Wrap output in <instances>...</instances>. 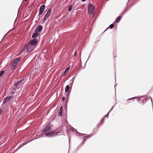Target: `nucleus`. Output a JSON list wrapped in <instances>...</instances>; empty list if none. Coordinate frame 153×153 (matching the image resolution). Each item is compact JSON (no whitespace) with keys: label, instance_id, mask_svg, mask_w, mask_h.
<instances>
[{"label":"nucleus","instance_id":"23","mask_svg":"<svg viewBox=\"0 0 153 153\" xmlns=\"http://www.w3.org/2000/svg\"><path fill=\"white\" fill-rule=\"evenodd\" d=\"M145 100V98L142 99L141 98H139L137 100L139 101H141V102H143Z\"/></svg>","mask_w":153,"mask_h":153},{"label":"nucleus","instance_id":"1","mask_svg":"<svg viewBox=\"0 0 153 153\" xmlns=\"http://www.w3.org/2000/svg\"><path fill=\"white\" fill-rule=\"evenodd\" d=\"M35 47L27 43L24 46L22 49L20 51V54L25 51V52L29 54L33 51Z\"/></svg>","mask_w":153,"mask_h":153},{"label":"nucleus","instance_id":"4","mask_svg":"<svg viewBox=\"0 0 153 153\" xmlns=\"http://www.w3.org/2000/svg\"><path fill=\"white\" fill-rule=\"evenodd\" d=\"M94 8V6L91 3L89 4L88 5V13L89 14H91L92 13Z\"/></svg>","mask_w":153,"mask_h":153},{"label":"nucleus","instance_id":"29","mask_svg":"<svg viewBox=\"0 0 153 153\" xmlns=\"http://www.w3.org/2000/svg\"><path fill=\"white\" fill-rule=\"evenodd\" d=\"M25 80V79L24 78H23L21 80H20V82H23Z\"/></svg>","mask_w":153,"mask_h":153},{"label":"nucleus","instance_id":"35","mask_svg":"<svg viewBox=\"0 0 153 153\" xmlns=\"http://www.w3.org/2000/svg\"><path fill=\"white\" fill-rule=\"evenodd\" d=\"M90 55H91V53H90L89 55V57H88V58L86 62L88 60V59H89V58L90 56Z\"/></svg>","mask_w":153,"mask_h":153},{"label":"nucleus","instance_id":"32","mask_svg":"<svg viewBox=\"0 0 153 153\" xmlns=\"http://www.w3.org/2000/svg\"><path fill=\"white\" fill-rule=\"evenodd\" d=\"M115 105H114L113 107H112V108H111V109L108 112H109V113H110L112 110L113 109Z\"/></svg>","mask_w":153,"mask_h":153},{"label":"nucleus","instance_id":"22","mask_svg":"<svg viewBox=\"0 0 153 153\" xmlns=\"http://www.w3.org/2000/svg\"><path fill=\"white\" fill-rule=\"evenodd\" d=\"M72 8V5L71 4L69 5V6L68 7V11L70 12Z\"/></svg>","mask_w":153,"mask_h":153},{"label":"nucleus","instance_id":"24","mask_svg":"<svg viewBox=\"0 0 153 153\" xmlns=\"http://www.w3.org/2000/svg\"><path fill=\"white\" fill-rule=\"evenodd\" d=\"M76 75H75L74 76L73 78H72V79L70 81L72 82H74L76 77Z\"/></svg>","mask_w":153,"mask_h":153},{"label":"nucleus","instance_id":"20","mask_svg":"<svg viewBox=\"0 0 153 153\" xmlns=\"http://www.w3.org/2000/svg\"><path fill=\"white\" fill-rule=\"evenodd\" d=\"M70 87L68 85H67L66 86L65 89V93H67L69 89H70Z\"/></svg>","mask_w":153,"mask_h":153},{"label":"nucleus","instance_id":"48","mask_svg":"<svg viewBox=\"0 0 153 153\" xmlns=\"http://www.w3.org/2000/svg\"><path fill=\"white\" fill-rule=\"evenodd\" d=\"M116 77H115V80H116Z\"/></svg>","mask_w":153,"mask_h":153},{"label":"nucleus","instance_id":"41","mask_svg":"<svg viewBox=\"0 0 153 153\" xmlns=\"http://www.w3.org/2000/svg\"><path fill=\"white\" fill-rule=\"evenodd\" d=\"M103 120H104V119H103V118H102L101 120V121H103Z\"/></svg>","mask_w":153,"mask_h":153},{"label":"nucleus","instance_id":"42","mask_svg":"<svg viewBox=\"0 0 153 153\" xmlns=\"http://www.w3.org/2000/svg\"><path fill=\"white\" fill-rule=\"evenodd\" d=\"M117 84H115V86H114V87L115 88V86H117Z\"/></svg>","mask_w":153,"mask_h":153},{"label":"nucleus","instance_id":"11","mask_svg":"<svg viewBox=\"0 0 153 153\" xmlns=\"http://www.w3.org/2000/svg\"><path fill=\"white\" fill-rule=\"evenodd\" d=\"M11 97L12 96H10V97H6L5 98L3 101V104H5L7 101H9Z\"/></svg>","mask_w":153,"mask_h":153},{"label":"nucleus","instance_id":"43","mask_svg":"<svg viewBox=\"0 0 153 153\" xmlns=\"http://www.w3.org/2000/svg\"><path fill=\"white\" fill-rule=\"evenodd\" d=\"M15 89H16V88H15ZM13 91H16V89H13Z\"/></svg>","mask_w":153,"mask_h":153},{"label":"nucleus","instance_id":"2","mask_svg":"<svg viewBox=\"0 0 153 153\" xmlns=\"http://www.w3.org/2000/svg\"><path fill=\"white\" fill-rule=\"evenodd\" d=\"M60 132L59 130H56L49 131L46 133H45V134L46 137H51L57 136Z\"/></svg>","mask_w":153,"mask_h":153},{"label":"nucleus","instance_id":"30","mask_svg":"<svg viewBox=\"0 0 153 153\" xmlns=\"http://www.w3.org/2000/svg\"><path fill=\"white\" fill-rule=\"evenodd\" d=\"M73 83L74 82H71V83H69V85H70V86L71 87V88H72V85H73Z\"/></svg>","mask_w":153,"mask_h":153},{"label":"nucleus","instance_id":"9","mask_svg":"<svg viewBox=\"0 0 153 153\" xmlns=\"http://www.w3.org/2000/svg\"><path fill=\"white\" fill-rule=\"evenodd\" d=\"M70 68V66H69L65 69V71L64 72L62 73L61 76L64 77L65 76L66 74V72L69 70Z\"/></svg>","mask_w":153,"mask_h":153},{"label":"nucleus","instance_id":"15","mask_svg":"<svg viewBox=\"0 0 153 153\" xmlns=\"http://www.w3.org/2000/svg\"><path fill=\"white\" fill-rule=\"evenodd\" d=\"M69 95H70V92H69L67 93L66 94H65V96L66 97V101H65V106L66 107H67V103L68 102V97L69 96Z\"/></svg>","mask_w":153,"mask_h":153},{"label":"nucleus","instance_id":"39","mask_svg":"<svg viewBox=\"0 0 153 153\" xmlns=\"http://www.w3.org/2000/svg\"><path fill=\"white\" fill-rule=\"evenodd\" d=\"M56 116H54V118H53V120H54V119H55V118H56Z\"/></svg>","mask_w":153,"mask_h":153},{"label":"nucleus","instance_id":"7","mask_svg":"<svg viewBox=\"0 0 153 153\" xmlns=\"http://www.w3.org/2000/svg\"><path fill=\"white\" fill-rule=\"evenodd\" d=\"M45 9V5H42L40 7L39 12L38 16L42 14Z\"/></svg>","mask_w":153,"mask_h":153},{"label":"nucleus","instance_id":"36","mask_svg":"<svg viewBox=\"0 0 153 153\" xmlns=\"http://www.w3.org/2000/svg\"><path fill=\"white\" fill-rule=\"evenodd\" d=\"M149 98H150L151 99V102H152V98L151 97H149Z\"/></svg>","mask_w":153,"mask_h":153},{"label":"nucleus","instance_id":"33","mask_svg":"<svg viewBox=\"0 0 153 153\" xmlns=\"http://www.w3.org/2000/svg\"><path fill=\"white\" fill-rule=\"evenodd\" d=\"M76 54H77V51H76L75 52V53H74V57H75L76 56Z\"/></svg>","mask_w":153,"mask_h":153},{"label":"nucleus","instance_id":"44","mask_svg":"<svg viewBox=\"0 0 153 153\" xmlns=\"http://www.w3.org/2000/svg\"><path fill=\"white\" fill-rule=\"evenodd\" d=\"M12 94H14V92H12Z\"/></svg>","mask_w":153,"mask_h":153},{"label":"nucleus","instance_id":"21","mask_svg":"<svg viewBox=\"0 0 153 153\" xmlns=\"http://www.w3.org/2000/svg\"><path fill=\"white\" fill-rule=\"evenodd\" d=\"M137 97H133L132 98H131L128 99L127 101V104H128V103H129V101L131 100H132L134 99H135Z\"/></svg>","mask_w":153,"mask_h":153},{"label":"nucleus","instance_id":"46","mask_svg":"<svg viewBox=\"0 0 153 153\" xmlns=\"http://www.w3.org/2000/svg\"><path fill=\"white\" fill-rule=\"evenodd\" d=\"M27 0H25V1H27Z\"/></svg>","mask_w":153,"mask_h":153},{"label":"nucleus","instance_id":"13","mask_svg":"<svg viewBox=\"0 0 153 153\" xmlns=\"http://www.w3.org/2000/svg\"><path fill=\"white\" fill-rule=\"evenodd\" d=\"M90 137L91 136L90 135L84 136L83 137L84 138L83 141L81 143V144H80V145H81V144H83V142H85V141L88 138Z\"/></svg>","mask_w":153,"mask_h":153},{"label":"nucleus","instance_id":"25","mask_svg":"<svg viewBox=\"0 0 153 153\" xmlns=\"http://www.w3.org/2000/svg\"><path fill=\"white\" fill-rule=\"evenodd\" d=\"M130 9V8H129L128 9H126L125 10V11L123 12V13L122 14L121 16L123 15L127 11H128L129 9Z\"/></svg>","mask_w":153,"mask_h":153},{"label":"nucleus","instance_id":"28","mask_svg":"<svg viewBox=\"0 0 153 153\" xmlns=\"http://www.w3.org/2000/svg\"><path fill=\"white\" fill-rule=\"evenodd\" d=\"M109 112H108L107 114L105 115L104 117H107V118L108 117V115H109Z\"/></svg>","mask_w":153,"mask_h":153},{"label":"nucleus","instance_id":"27","mask_svg":"<svg viewBox=\"0 0 153 153\" xmlns=\"http://www.w3.org/2000/svg\"><path fill=\"white\" fill-rule=\"evenodd\" d=\"M4 70H2L0 73V77H1L4 73Z\"/></svg>","mask_w":153,"mask_h":153},{"label":"nucleus","instance_id":"38","mask_svg":"<svg viewBox=\"0 0 153 153\" xmlns=\"http://www.w3.org/2000/svg\"><path fill=\"white\" fill-rule=\"evenodd\" d=\"M10 30L7 33V34L4 36V37L2 39L4 38L5 37V36H6V34H7L9 32H10Z\"/></svg>","mask_w":153,"mask_h":153},{"label":"nucleus","instance_id":"6","mask_svg":"<svg viewBox=\"0 0 153 153\" xmlns=\"http://www.w3.org/2000/svg\"><path fill=\"white\" fill-rule=\"evenodd\" d=\"M37 40L36 39H30L28 43L31 45L35 47V46L37 44Z\"/></svg>","mask_w":153,"mask_h":153},{"label":"nucleus","instance_id":"26","mask_svg":"<svg viewBox=\"0 0 153 153\" xmlns=\"http://www.w3.org/2000/svg\"><path fill=\"white\" fill-rule=\"evenodd\" d=\"M15 88L16 89H19V88L18 87V84H15L13 89H15Z\"/></svg>","mask_w":153,"mask_h":153},{"label":"nucleus","instance_id":"8","mask_svg":"<svg viewBox=\"0 0 153 153\" xmlns=\"http://www.w3.org/2000/svg\"><path fill=\"white\" fill-rule=\"evenodd\" d=\"M43 29V27L41 25H39L36 27L35 30L34 32H36L37 33H40Z\"/></svg>","mask_w":153,"mask_h":153},{"label":"nucleus","instance_id":"18","mask_svg":"<svg viewBox=\"0 0 153 153\" xmlns=\"http://www.w3.org/2000/svg\"><path fill=\"white\" fill-rule=\"evenodd\" d=\"M74 130L76 131V133H77L79 134V136L82 137L84 135V134H83L78 132L76 129H74V128H73V129H72L73 131H74Z\"/></svg>","mask_w":153,"mask_h":153},{"label":"nucleus","instance_id":"40","mask_svg":"<svg viewBox=\"0 0 153 153\" xmlns=\"http://www.w3.org/2000/svg\"><path fill=\"white\" fill-rule=\"evenodd\" d=\"M86 0H82V1L83 2H84L86 1Z\"/></svg>","mask_w":153,"mask_h":153},{"label":"nucleus","instance_id":"16","mask_svg":"<svg viewBox=\"0 0 153 153\" xmlns=\"http://www.w3.org/2000/svg\"><path fill=\"white\" fill-rule=\"evenodd\" d=\"M114 27V25L113 24H111L105 30V31L102 33H104L105 32L107 29H108L109 28H110L111 29L113 28Z\"/></svg>","mask_w":153,"mask_h":153},{"label":"nucleus","instance_id":"3","mask_svg":"<svg viewBox=\"0 0 153 153\" xmlns=\"http://www.w3.org/2000/svg\"><path fill=\"white\" fill-rule=\"evenodd\" d=\"M52 129L50 124H48L43 129L42 133H46Z\"/></svg>","mask_w":153,"mask_h":153},{"label":"nucleus","instance_id":"37","mask_svg":"<svg viewBox=\"0 0 153 153\" xmlns=\"http://www.w3.org/2000/svg\"><path fill=\"white\" fill-rule=\"evenodd\" d=\"M20 82H16L15 84H18V85Z\"/></svg>","mask_w":153,"mask_h":153},{"label":"nucleus","instance_id":"49","mask_svg":"<svg viewBox=\"0 0 153 153\" xmlns=\"http://www.w3.org/2000/svg\"><path fill=\"white\" fill-rule=\"evenodd\" d=\"M15 152H13V153H14Z\"/></svg>","mask_w":153,"mask_h":153},{"label":"nucleus","instance_id":"17","mask_svg":"<svg viewBox=\"0 0 153 153\" xmlns=\"http://www.w3.org/2000/svg\"><path fill=\"white\" fill-rule=\"evenodd\" d=\"M122 18V16H119L116 19L115 22L117 23L119 22L121 18Z\"/></svg>","mask_w":153,"mask_h":153},{"label":"nucleus","instance_id":"45","mask_svg":"<svg viewBox=\"0 0 153 153\" xmlns=\"http://www.w3.org/2000/svg\"><path fill=\"white\" fill-rule=\"evenodd\" d=\"M40 18V17H39L38 19H39Z\"/></svg>","mask_w":153,"mask_h":153},{"label":"nucleus","instance_id":"12","mask_svg":"<svg viewBox=\"0 0 153 153\" xmlns=\"http://www.w3.org/2000/svg\"><path fill=\"white\" fill-rule=\"evenodd\" d=\"M21 58L19 57L16 58L13 61V63L17 65L18 63L21 60Z\"/></svg>","mask_w":153,"mask_h":153},{"label":"nucleus","instance_id":"14","mask_svg":"<svg viewBox=\"0 0 153 153\" xmlns=\"http://www.w3.org/2000/svg\"><path fill=\"white\" fill-rule=\"evenodd\" d=\"M62 108H63L62 106L61 107H60L59 109V113L58 114V117H60V116L62 117Z\"/></svg>","mask_w":153,"mask_h":153},{"label":"nucleus","instance_id":"34","mask_svg":"<svg viewBox=\"0 0 153 153\" xmlns=\"http://www.w3.org/2000/svg\"><path fill=\"white\" fill-rule=\"evenodd\" d=\"M2 110L1 109H0V115H1L2 113Z\"/></svg>","mask_w":153,"mask_h":153},{"label":"nucleus","instance_id":"31","mask_svg":"<svg viewBox=\"0 0 153 153\" xmlns=\"http://www.w3.org/2000/svg\"><path fill=\"white\" fill-rule=\"evenodd\" d=\"M62 101H64L65 99V97H62Z\"/></svg>","mask_w":153,"mask_h":153},{"label":"nucleus","instance_id":"19","mask_svg":"<svg viewBox=\"0 0 153 153\" xmlns=\"http://www.w3.org/2000/svg\"><path fill=\"white\" fill-rule=\"evenodd\" d=\"M16 65L13 63L10 66V69L13 70L15 68Z\"/></svg>","mask_w":153,"mask_h":153},{"label":"nucleus","instance_id":"10","mask_svg":"<svg viewBox=\"0 0 153 153\" xmlns=\"http://www.w3.org/2000/svg\"><path fill=\"white\" fill-rule=\"evenodd\" d=\"M39 35L40 33H38L36 32H34V33H33L32 35V38L35 39L37 37L39 36Z\"/></svg>","mask_w":153,"mask_h":153},{"label":"nucleus","instance_id":"47","mask_svg":"<svg viewBox=\"0 0 153 153\" xmlns=\"http://www.w3.org/2000/svg\"><path fill=\"white\" fill-rule=\"evenodd\" d=\"M94 15H93V17H94Z\"/></svg>","mask_w":153,"mask_h":153},{"label":"nucleus","instance_id":"5","mask_svg":"<svg viewBox=\"0 0 153 153\" xmlns=\"http://www.w3.org/2000/svg\"><path fill=\"white\" fill-rule=\"evenodd\" d=\"M51 10L50 9H49L47 12V13L44 16V18L43 20V22H44L45 21L47 20V19L50 16V13H51Z\"/></svg>","mask_w":153,"mask_h":153}]
</instances>
